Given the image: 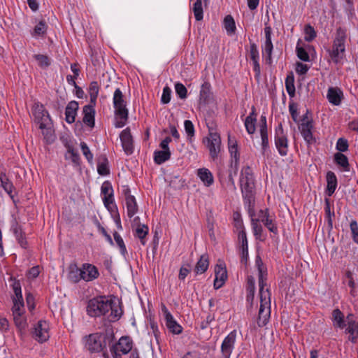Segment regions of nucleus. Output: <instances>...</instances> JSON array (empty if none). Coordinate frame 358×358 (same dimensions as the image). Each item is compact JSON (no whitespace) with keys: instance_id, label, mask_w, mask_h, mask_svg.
Instances as JSON below:
<instances>
[{"instance_id":"nucleus-52","label":"nucleus","mask_w":358,"mask_h":358,"mask_svg":"<svg viewBox=\"0 0 358 358\" xmlns=\"http://www.w3.org/2000/svg\"><path fill=\"white\" fill-rule=\"evenodd\" d=\"M210 84L204 83L200 90V101L206 103L210 96Z\"/></svg>"},{"instance_id":"nucleus-35","label":"nucleus","mask_w":358,"mask_h":358,"mask_svg":"<svg viewBox=\"0 0 358 358\" xmlns=\"http://www.w3.org/2000/svg\"><path fill=\"white\" fill-rule=\"evenodd\" d=\"M332 320L334 326H337L341 329H343L345 326L344 321V315L338 309L336 308L332 312Z\"/></svg>"},{"instance_id":"nucleus-62","label":"nucleus","mask_w":358,"mask_h":358,"mask_svg":"<svg viewBox=\"0 0 358 358\" xmlns=\"http://www.w3.org/2000/svg\"><path fill=\"white\" fill-rule=\"evenodd\" d=\"M250 57L252 62L259 61V51L257 50V45L254 43H251L250 46Z\"/></svg>"},{"instance_id":"nucleus-55","label":"nucleus","mask_w":358,"mask_h":358,"mask_svg":"<svg viewBox=\"0 0 358 358\" xmlns=\"http://www.w3.org/2000/svg\"><path fill=\"white\" fill-rule=\"evenodd\" d=\"M116 116V121L115 123V126L117 128H122L123 127L128 120V115H129V111H126V116L121 114H115Z\"/></svg>"},{"instance_id":"nucleus-61","label":"nucleus","mask_w":358,"mask_h":358,"mask_svg":"<svg viewBox=\"0 0 358 358\" xmlns=\"http://www.w3.org/2000/svg\"><path fill=\"white\" fill-rule=\"evenodd\" d=\"M185 130L189 138H192L194 136V127L192 121L185 120L184 122Z\"/></svg>"},{"instance_id":"nucleus-27","label":"nucleus","mask_w":358,"mask_h":358,"mask_svg":"<svg viewBox=\"0 0 358 358\" xmlns=\"http://www.w3.org/2000/svg\"><path fill=\"white\" fill-rule=\"evenodd\" d=\"M252 217L254 215V212H252ZM251 217V215H250ZM251 226L253 234L257 240L264 241L263 238V227L259 224V220L256 218H251Z\"/></svg>"},{"instance_id":"nucleus-24","label":"nucleus","mask_w":358,"mask_h":358,"mask_svg":"<svg viewBox=\"0 0 358 358\" xmlns=\"http://www.w3.org/2000/svg\"><path fill=\"white\" fill-rule=\"evenodd\" d=\"M78 109V103L77 101H71L68 103L65 110V119L68 123L71 124L75 122Z\"/></svg>"},{"instance_id":"nucleus-9","label":"nucleus","mask_w":358,"mask_h":358,"mask_svg":"<svg viewBox=\"0 0 358 358\" xmlns=\"http://www.w3.org/2000/svg\"><path fill=\"white\" fill-rule=\"evenodd\" d=\"M85 346L91 352H99L106 347V343L101 334H92L87 338Z\"/></svg>"},{"instance_id":"nucleus-43","label":"nucleus","mask_w":358,"mask_h":358,"mask_svg":"<svg viewBox=\"0 0 358 358\" xmlns=\"http://www.w3.org/2000/svg\"><path fill=\"white\" fill-rule=\"evenodd\" d=\"M10 280L13 281L11 287L14 292V295L12 296V299L22 300L23 299L22 294L21 284L20 280H15L13 277H10Z\"/></svg>"},{"instance_id":"nucleus-54","label":"nucleus","mask_w":358,"mask_h":358,"mask_svg":"<svg viewBox=\"0 0 358 358\" xmlns=\"http://www.w3.org/2000/svg\"><path fill=\"white\" fill-rule=\"evenodd\" d=\"M262 138V150L263 155H265L269 148L268 131H260Z\"/></svg>"},{"instance_id":"nucleus-8","label":"nucleus","mask_w":358,"mask_h":358,"mask_svg":"<svg viewBox=\"0 0 358 358\" xmlns=\"http://www.w3.org/2000/svg\"><path fill=\"white\" fill-rule=\"evenodd\" d=\"M32 113L39 124V128L44 129L50 121L48 112L45 110L42 104L35 103L32 108Z\"/></svg>"},{"instance_id":"nucleus-33","label":"nucleus","mask_w":358,"mask_h":358,"mask_svg":"<svg viewBox=\"0 0 358 358\" xmlns=\"http://www.w3.org/2000/svg\"><path fill=\"white\" fill-rule=\"evenodd\" d=\"M324 213L325 218L328 223V227L329 229L333 228V217L335 216L334 210H331V201L329 199L326 198L324 199Z\"/></svg>"},{"instance_id":"nucleus-25","label":"nucleus","mask_w":358,"mask_h":358,"mask_svg":"<svg viewBox=\"0 0 358 358\" xmlns=\"http://www.w3.org/2000/svg\"><path fill=\"white\" fill-rule=\"evenodd\" d=\"M197 176L206 187L211 186L214 182L212 173L206 168L199 169Z\"/></svg>"},{"instance_id":"nucleus-46","label":"nucleus","mask_w":358,"mask_h":358,"mask_svg":"<svg viewBox=\"0 0 358 358\" xmlns=\"http://www.w3.org/2000/svg\"><path fill=\"white\" fill-rule=\"evenodd\" d=\"M15 326L20 330H24L27 327V318L24 314H19V315H13Z\"/></svg>"},{"instance_id":"nucleus-12","label":"nucleus","mask_w":358,"mask_h":358,"mask_svg":"<svg viewBox=\"0 0 358 358\" xmlns=\"http://www.w3.org/2000/svg\"><path fill=\"white\" fill-rule=\"evenodd\" d=\"M33 337L40 343H43L49 338V324L46 321L38 322L33 331Z\"/></svg>"},{"instance_id":"nucleus-50","label":"nucleus","mask_w":358,"mask_h":358,"mask_svg":"<svg viewBox=\"0 0 358 358\" xmlns=\"http://www.w3.org/2000/svg\"><path fill=\"white\" fill-rule=\"evenodd\" d=\"M47 30V24L45 21H40L34 27L32 36H40L43 35Z\"/></svg>"},{"instance_id":"nucleus-39","label":"nucleus","mask_w":358,"mask_h":358,"mask_svg":"<svg viewBox=\"0 0 358 358\" xmlns=\"http://www.w3.org/2000/svg\"><path fill=\"white\" fill-rule=\"evenodd\" d=\"M334 161L338 165L341 166L344 171H348L350 170L348 159L345 155L341 152H336L334 155Z\"/></svg>"},{"instance_id":"nucleus-37","label":"nucleus","mask_w":358,"mask_h":358,"mask_svg":"<svg viewBox=\"0 0 358 358\" xmlns=\"http://www.w3.org/2000/svg\"><path fill=\"white\" fill-rule=\"evenodd\" d=\"M171 151L156 150L154 152V161L157 164H162L171 158Z\"/></svg>"},{"instance_id":"nucleus-11","label":"nucleus","mask_w":358,"mask_h":358,"mask_svg":"<svg viewBox=\"0 0 358 358\" xmlns=\"http://www.w3.org/2000/svg\"><path fill=\"white\" fill-rule=\"evenodd\" d=\"M271 27L270 26H266L264 28L265 42L262 50V55L263 56H266V62L269 65L272 64L271 56L273 49V45L271 41Z\"/></svg>"},{"instance_id":"nucleus-15","label":"nucleus","mask_w":358,"mask_h":358,"mask_svg":"<svg viewBox=\"0 0 358 358\" xmlns=\"http://www.w3.org/2000/svg\"><path fill=\"white\" fill-rule=\"evenodd\" d=\"M83 280L85 282H91L97 279L99 276V272L96 266L92 264L85 263L80 268Z\"/></svg>"},{"instance_id":"nucleus-22","label":"nucleus","mask_w":358,"mask_h":358,"mask_svg":"<svg viewBox=\"0 0 358 358\" xmlns=\"http://www.w3.org/2000/svg\"><path fill=\"white\" fill-rule=\"evenodd\" d=\"M238 238L241 242V259L242 264H247L248 260V245L245 231H239Z\"/></svg>"},{"instance_id":"nucleus-49","label":"nucleus","mask_w":358,"mask_h":358,"mask_svg":"<svg viewBox=\"0 0 358 358\" xmlns=\"http://www.w3.org/2000/svg\"><path fill=\"white\" fill-rule=\"evenodd\" d=\"M285 87L290 97L295 96V86L293 76H287L285 80Z\"/></svg>"},{"instance_id":"nucleus-41","label":"nucleus","mask_w":358,"mask_h":358,"mask_svg":"<svg viewBox=\"0 0 358 358\" xmlns=\"http://www.w3.org/2000/svg\"><path fill=\"white\" fill-rule=\"evenodd\" d=\"M99 85L96 81H92L90 84L89 94L90 97V103L94 106L99 95Z\"/></svg>"},{"instance_id":"nucleus-26","label":"nucleus","mask_w":358,"mask_h":358,"mask_svg":"<svg viewBox=\"0 0 358 358\" xmlns=\"http://www.w3.org/2000/svg\"><path fill=\"white\" fill-rule=\"evenodd\" d=\"M327 194L331 196L335 192L337 187V178L335 173L331 171L327 173Z\"/></svg>"},{"instance_id":"nucleus-56","label":"nucleus","mask_w":358,"mask_h":358,"mask_svg":"<svg viewBox=\"0 0 358 358\" xmlns=\"http://www.w3.org/2000/svg\"><path fill=\"white\" fill-rule=\"evenodd\" d=\"M175 90L176 94L180 99H184L187 97V90L183 84L180 83H176L175 85Z\"/></svg>"},{"instance_id":"nucleus-44","label":"nucleus","mask_w":358,"mask_h":358,"mask_svg":"<svg viewBox=\"0 0 358 358\" xmlns=\"http://www.w3.org/2000/svg\"><path fill=\"white\" fill-rule=\"evenodd\" d=\"M148 234V227L145 224H138L136 229L135 236H137L142 245L145 244V237Z\"/></svg>"},{"instance_id":"nucleus-57","label":"nucleus","mask_w":358,"mask_h":358,"mask_svg":"<svg viewBox=\"0 0 358 358\" xmlns=\"http://www.w3.org/2000/svg\"><path fill=\"white\" fill-rule=\"evenodd\" d=\"M34 57L41 67L45 68L50 64L49 58L46 55L38 54L34 55Z\"/></svg>"},{"instance_id":"nucleus-14","label":"nucleus","mask_w":358,"mask_h":358,"mask_svg":"<svg viewBox=\"0 0 358 358\" xmlns=\"http://www.w3.org/2000/svg\"><path fill=\"white\" fill-rule=\"evenodd\" d=\"M113 101L115 108V114H121L126 116V111H128V109L127 108L124 95L120 88H117L115 90Z\"/></svg>"},{"instance_id":"nucleus-59","label":"nucleus","mask_w":358,"mask_h":358,"mask_svg":"<svg viewBox=\"0 0 358 358\" xmlns=\"http://www.w3.org/2000/svg\"><path fill=\"white\" fill-rule=\"evenodd\" d=\"M101 192L103 196L113 195V189L111 183L109 181L103 182L101 187Z\"/></svg>"},{"instance_id":"nucleus-30","label":"nucleus","mask_w":358,"mask_h":358,"mask_svg":"<svg viewBox=\"0 0 358 358\" xmlns=\"http://www.w3.org/2000/svg\"><path fill=\"white\" fill-rule=\"evenodd\" d=\"M256 122V114L255 113V108L253 107L252 113L245 118V127L248 134H252L255 132Z\"/></svg>"},{"instance_id":"nucleus-53","label":"nucleus","mask_w":358,"mask_h":358,"mask_svg":"<svg viewBox=\"0 0 358 358\" xmlns=\"http://www.w3.org/2000/svg\"><path fill=\"white\" fill-rule=\"evenodd\" d=\"M103 201L105 206L107 208L108 210L112 212L117 210V208L114 202L113 194L103 196Z\"/></svg>"},{"instance_id":"nucleus-19","label":"nucleus","mask_w":358,"mask_h":358,"mask_svg":"<svg viewBox=\"0 0 358 358\" xmlns=\"http://www.w3.org/2000/svg\"><path fill=\"white\" fill-rule=\"evenodd\" d=\"M214 288L220 289L223 286L227 279V271L223 264H217L215 268Z\"/></svg>"},{"instance_id":"nucleus-17","label":"nucleus","mask_w":358,"mask_h":358,"mask_svg":"<svg viewBox=\"0 0 358 358\" xmlns=\"http://www.w3.org/2000/svg\"><path fill=\"white\" fill-rule=\"evenodd\" d=\"M259 222L261 221L264 226L271 231L275 234H277L278 227L274 220L271 217L268 209L260 210L259 212Z\"/></svg>"},{"instance_id":"nucleus-38","label":"nucleus","mask_w":358,"mask_h":358,"mask_svg":"<svg viewBox=\"0 0 358 358\" xmlns=\"http://www.w3.org/2000/svg\"><path fill=\"white\" fill-rule=\"evenodd\" d=\"M108 162L106 157H101L99 159L97 164V171L101 176H107L110 173V171L108 169Z\"/></svg>"},{"instance_id":"nucleus-3","label":"nucleus","mask_w":358,"mask_h":358,"mask_svg":"<svg viewBox=\"0 0 358 358\" xmlns=\"http://www.w3.org/2000/svg\"><path fill=\"white\" fill-rule=\"evenodd\" d=\"M260 298V307L257 318L259 327L265 326L270 318L271 315V292L269 289H262L259 291Z\"/></svg>"},{"instance_id":"nucleus-21","label":"nucleus","mask_w":358,"mask_h":358,"mask_svg":"<svg viewBox=\"0 0 358 358\" xmlns=\"http://www.w3.org/2000/svg\"><path fill=\"white\" fill-rule=\"evenodd\" d=\"M327 97L331 103L334 106H338L343 99V91L337 87H330L328 89Z\"/></svg>"},{"instance_id":"nucleus-10","label":"nucleus","mask_w":358,"mask_h":358,"mask_svg":"<svg viewBox=\"0 0 358 358\" xmlns=\"http://www.w3.org/2000/svg\"><path fill=\"white\" fill-rule=\"evenodd\" d=\"M229 151L230 152L231 158L230 167L231 169L229 176L230 180H233L232 171H234V175H236L238 169L240 154L238 150V145L236 141L234 143H232V141L230 138H229Z\"/></svg>"},{"instance_id":"nucleus-4","label":"nucleus","mask_w":358,"mask_h":358,"mask_svg":"<svg viewBox=\"0 0 358 358\" xmlns=\"http://www.w3.org/2000/svg\"><path fill=\"white\" fill-rule=\"evenodd\" d=\"M241 189L244 203L248 206V213L251 216L255 207V182L240 181Z\"/></svg>"},{"instance_id":"nucleus-20","label":"nucleus","mask_w":358,"mask_h":358,"mask_svg":"<svg viewBox=\"0 0 358 358\" xmlns=\"http://www.w3.org/2000/svg\"><path fill=\"white\" fill-rule=\"evenodd\" d=\"M11 228L18 244L21 248L27 249L29 245L25 236V233L22 231L21 226L15 221L12 224Z\"/></svg>"},{"instance_id":"nucleus-64","label":"nucleus","mask_w":358,"mask_h":358,"mask_svg":"<svg viewBox=\"0 0 358 358\" xmlns=\"http://www.w3.org/2000/svg\"><path fill=\"white\" fill-rule=\"evenodd\" d=\"M350 230L352 235L353 241L358 243V224L355 220H352L350 222Z\"/></svg>"},{"instance_id":"nucleus-2","label":"nucleus","mask_w":358,"mask_h":358,"mask_svg":"<svg viewBox=\"0 0 358 358\" xmlns=\"http://www.w3.org/2000/svg\"><path fill=\"white\" fill-rule=\"evenodd\" d=\"M348 37L347 29L339 27L336 29L331 49L328 50L331 61L342 65L345 58V43Z\"/></svg>"},{"instance_id":"nucleus-31","label":"nucleus","mask_w":358,"mask_h":358,"mask_svg":"<svg viewBox=\"0 0 358 358\" xmlns=\"http://www.w3.org/2000/svg\"><path fill=\"white\" fill-rule=\"evenodd\" d=\"M82 275L83 274L80 268H78L76 265L71 266L69 267L68 278L71 282L78 283L83 280Z\"/></svg>"},{"instance_id":"nucleus-48","label":"nucleus","mask_w":358,"mask_h":358,"mask_svg":"<svg viewBox=\"0 0 358 358\" xmlns=\"http://www.w3.org/2000/svg\"><path fill=\"white\" fill-rule=\"evenodd\" d=\"M114 240L120 248L121 254L124 256L127 253V248L121 236L117 232L113 233Z\"/></svg>"},{"instance_id":"nucleus-63","label":"nucleus","mask_w":358,"mask_h":358,"mask_svg":"<svg viewBox=\"0 0 358 358\" xmlns=\"http://www.w3.org/2000/svg\"><path fill=\"white\" fill-rule=\"evenodd\" d=\"M171 90L169 87L166 86L163 89V93L161 98V101L164 104H166L171 101Z\"/></svg>"},{"instance_id":"nucleus-6","label":"nucleus","mask_w":358,"mask_h":358,"mask_svg":"<svg viewBox=\"0 0 358 358\" xmlns=\"http://www.w3.org/2000/svg\"><path fill=\"white\" fill-rule=\"evenodd\" d=\"M133 345V341L129 336H122L118 342L110 349L113 357L121 358L120 353L123 355L128 354L130 351H132Z\"/></svg>"},{"instance_id":"nucleus-29","label":"nucleus","mask_w":358,"mask_h":358,"mask_svg":"<svg viewBox=\"0 0 358 358\" xmlns=\"http://www.w3.org/2000/svg\"><path fill=\"white\" fill-rule=\"evenodd\" d=\"M209 266V259L208 255H203L200 257V259L197 262L194 271L196 274L203 273L206 271Z\"/></svg>"},{"instance_id":"nucleus-18","label":"nucleus","mask_w":358,"mask_h":358,"mask_svg":"<svg viewBox=\"0 0 358 358\" xmlns=\"http://www.w3.org/2000/svg\"><path fill=\"white\" fill-rule=\"evenodd\" d=\"M255 265L258 270V280L259 289H265L266 286L267 280V268L264 266L262 258L259 255H257L255 257Z\"/></svg>"},{"instance_id":"nucleus-40","label":"nucleus","mask_w":358,"mask_h":358,"mask_svg":"<svg viewBox=\"0 0 358 358\" xmlns=\"http://www.w3.org/2000/svg\"><path fill=\"white\" fill-rule=\"evenodd\" d=\"M224 27L226 29L228 35H233L235 34L236 31V24L235 21L233 18V17L230 15H227L224 18Z\"/></svg>"},{"instance_id":"nucleus-5","label":"nucleus","mask_w":358,"mask_h":358,"mask_svg":"<svg viewBox=\"0 0 358 358\" xmlns=\"http://www.w3.org/2000/svg\"><path fill=\"white\" fill-rule=\"evenodd\" d=\"M274 141L275 145L280 155L282 157L286 156L289 150L288 139L281 123L275 128Z\"/></svg>"},{"instance_id":"nucleus-47","label":"nucleus","mask_w":358,"mask_h":358,"mask_svg":"<svg viewBox=\"0 0 358 358\" xmlns=\"http://www.w3.org/2000/svg\"><path fill=\"white\" fill-rule=\"evenodd\" d=\"M193 12L196 20L200 21L203 19V12L201 0H196L194 3Z\"/></svg>"},{"instance_id":"nucleus-1","label":"nucleus","mask_w":358,"mask_h":358,"mask_svg":"<svg viewBox=\"0 0 358 358\" xmlns=\"http://www.w3.org/2000/svg\"><path fill=\"white\" fill-rule=\"evenodd\" d=\"M86 311L92 317L104 316L109 322L118 321L123 315L122 302L115 296H99L90 299Z\"/></svg>"},{"instance_id":"nucleus-13","label":"nucleus","mask_w":358,"mask_h":358,"mask_svg":"<svg viewBox=\"0 0 358 358\" xmlns=\"http://www.w3.org/2000/svg\"><path fill=\"white\" fill-rule=\"evenodd\" d=\"M313 120H307L306 122H301L299 125V129L301 136L308 145H313L316 142V139L313 135Z\"/></svg>"},{"instance_id":"nucleus-42","label":"nucleus","mask_w":358,"mask_h":358,"mask_svg":"<svg viewBox=\"0 0 358 358\" xmlns=\"http://www.w3.org/2000/svg\"><path fill=\"white\" fill-rule=\"evenodd\" d=\"M13 306L11 308L13 315H19V314H24L25 309L24 300L12 299Z\"/></svg>"},{"instance_id":"nucleus-51","label":"nucleus","mask_w":358,"mask_h":358,"mask_svg":"<svg viewBox=\"0 0 358 358\" xmlns=\"http://www.w3.org/2000/svg\"><path fill=\"white\" fill-rule=\"evenodd\" d=\"M305 41L310 42L317 36L316 31L310 24H306L304 28Z\"/></svg>"},{"instance_id":"nucleus-23","label":"nucleus","mask_w":358,"mask_h":358,"mask_svg":"<svg viewBox=\"0 0 358 358\" xmlns=\"http://www.w3.org/2000/svg\"><path fill=\"white\" fill-rule=\"evenodd\" d=\"M83 113L84 115L83 121L88 127L93 128L94 127L95 110L94 106L86 105L83 107Z\"/></svg>"},{"instance_id":"nucleus-34","label":"nucleus","mask_w":358,"mask_h":358,"mask_svg":"<svg viewBox=\"0 0 358 358\" xmlns=\"http://www.w3.org/2000/svg\"><path fill=\"white\" fill-rule=\"evenodd\" d=\"M167 329L173 334H180L182 327L175 320L173 316L165 320Z\"/></svg>"},{"instance_id":"nucleus-7","label":"nucleus","mask_w":358,"mask_h":358,"mask_svg":"<svg viewBox=\"0 0 358 358\" xmlns=\"http://www.w3.org/2000/svg\"><path fill=\"white\" fill-rule=\"evenodd\" d=\"M212 131L211 129L210 136H208L204 138L203 143H206L209 150L210 156L215 160L217 158L220 151L221 138L218 133H212Z\"/></svg>"},{"instance_id":"nucleus-45","label":"nucleus","mask_w":358,"mask_h":358,"mask_svg":"<svg viewBox=\"0 0 358 358\" xmlns=\"http://www.w3.org/2000/svg\"><path fill=\"white\" fill-rule=\"evenodd\" d=\"M240 181L255 182L253 173L250 166H247L241 169Z\"/></svg>"},{"instance_id":"nucleus-36","label":"nucleus","mask_w":358,"mask_h":358,"mask_svg":"<svg viewBox=\"0 0 358 358\" xmlns=\"http://www.w3.org/2000/svg\"><path fill=\"white\" fill-rule=\"evenodd\" d=\"M0 181L3 189L10 196L11 198H13L11 193L14 189V186L12 182L10 181V180L8 178L5 173L1 172L0 173Z\"/></svg>"},{"instance_id":"nucleus-16","label":"nucleus","mask_w":358,"mask_h":358,"mask_svg":"<svg viewBox=\"0 0 358 358\" xmlns=\"http://www.w3.org/2000/svg\"><path fill=\"white\" fill-rule=\"evenodd\" d=\"M122 146L127 155H131L134 152L133 138L129 127L124 129L120 135Z\"/></svg>"},{"instance_id":"nucleus-32","label":"nucleus","mask_w":358,"mask_h":358,"mask_svg":"<svg viewBox=\"0 0 358 358\" xmlns=\"http://www.w3.org/2000/svg\"><path fill=\"white\" fill-rule=\"evenodd\" d=\"M126 206L127 209V215L132 217L138 211V205L134 196H129L126 200Z\"/></svg>"},{"instance_id":"nucleus-60","label":"nucleus","mask_w":358,"mask_h":358,"mask_svg":"<svg viewBox=\"0 0 358 358\" xmlns=\"http://www.w3.org/2000/svg\"><path fill=\"white\" fill-rule=\"evenodd\" d=\"M296 52L297 57L301 60L304 62H308L310 60L309 55L303 48L297 45L296 48Z\"/></svg>"},{"instance_id":"nucleus-58","label":"nucleus","mask_w":358,"mask_h":358,"mask_svg":"<svg viewBox=\"0 0 358 358\" xmlns=\"http://www.w3.org/2000/svg\"><path fill=\"white\" fill-rule=\"evenodd\" d=\"M80 148L83 155L86 157L88 162L92 163L93 160V154L91 152L87 145L85 142H81Z\"/></svg>"},{"instance_id":"nucleus-28","label":"nucleus","mask_w":358,"mask_h":358,"mask_svg":"<svg viewBox=\"0 0 358 358\" xmlns=\"http://www.w3.org/2000/svg\"><path fill=\"white\" fill-rule=\"evenodd\" d=\"M246 300L248 302L252 303L254 300L255 292V278L250 275L247 278V286H246Z\"/></svg>"}]
</instances>
